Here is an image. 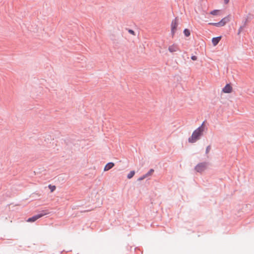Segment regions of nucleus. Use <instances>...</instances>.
Returning <instances> with one entry per match:
<instances>
[{"label": "nucleus", "instance_id": "1", "mask_svg": "<svg viewBox=\"0 0 254 254\" xmlns=\"http://www.w3.org/2000/svg\"><path fill=\"white\" fill-rule=\"evenodd\" d=\"M204 130L205 124L204 122H203L199 127H198L193 132L191 136L189 138V142L190 143L195 142L203 134V132Z\"/></svg>", "mask_w": 254, "mask_h": 254}, {"label": "nucleus", "instance_id": "2", "mask_svg": "<svg viewBox=\"0 0 254 254\" xmlns=\"http://www.w3.org/2000/svg\"><path fill=\"white\" fill-rule=\"evenodd\" d=\"M208 163L207 162H202L198 163L195 167V170L197 172L201 173L205 171L207 168Z\"/></svg>", "mask_w": 254, "mask_h": 254}, {"label": "nucleus", "instance_id": "3", "mask_svg": "<svg viewBox=\"0 0 254 254\" xmlns=\"http://www.w3.org/2000/svg\"><path fill=\"white\" fill-rule=\"evenodd\" d=\"M230 21L229 16H227L223 19L218 23H212V24L215 25L217 27L223 26H224L227 22Z\"/></svg>", "mask_w": 254, "mask_h": 254}, {"label": "nucleus", "instance_id": "4", "mask_svg": "<svg viewBox=\"0 0 254 254\" xmlns=\"http://www.w3.org/2000/svg\"><path fill=\"white\" fill-rule=\"evenodd\" d=\"M178 25V19L176 18L171 23V32L173 35L176 32Z\"/></svg>", "mask_w": 254, "mask_h": 254}, {"label": "nucleus", "instance_id": "5", "mask_svg": "<svg viewBox=\"0 0 254 254\" xmlns=\"http://www.w3.org/2000/svg\"><path fill=\"white\" fill-rule=\"evenodd\" d=\"M47 214V213L45 212L44 213L40 214L35 215L31 218H28L27 220V222H34L36 221L37 219H38L39 218L42 217V216H44L45 215H46Z\"/></svg>", "mask_w": 254, "mask_h": 254}, {"label": "nucleus", "instance_id": "6", "mask_svg": "<svg viewBox=\"0 0 254 254\" xmlns=\"http://www.w3.org/2000/svg\"><path fill=\"white\" fill-rule=\"evenodd\" d=\"M168 50L171 53L176 52L179 50L178 45L176 44H173L168 47Z\"/></svg>", "mask_w": 254, "mask_h": 254}, {"label": "nucleus", "instance_id": "7", "mask_svg": "<svg viewBox=\"0 0 254 254\" xmlns=\"http://www.w3.org/2000/svg\"><path fill=\"white\" fill-rule=\"evenodd\" d=\"M232 91V87L230 84H227L223 88L222 92L225 93H230Z\"/></svg>", "mask_w": 254, "mask_h": 254}, {"label": "nucleus", "instance_id": "8", "mask_svg": "<svg viewBox=\"0 0 254 254\" xmlns=\"http://www.w3.org/2000/svg\"><path fill=\"white\" fill-rule=\"evenodd\" d=\"M115 166V164L113 162H109L107 163L104 169V171H108L112 169Z\"/></svg>", "mask_w": 254, "mask_h": 254}, {"label": "nucleus", "instance_id": "9", "mask_svg": "<svg viewBox=\"0 0 254 254\" xmlns=\"http://www.w3.org/2000/svg\"><path fill=\"white\" fill-rule=\"evenodd\" d=\"M221 39V36L213 38L212 39V43L214 46H216Z\"/></svg>", "mask_w": 254, "mask_h": 254}, {"label": "nucleus", "instance_id": "10", "mask_svg": "<svg viewBox=\"0 0 254 254\" xmlns=\"http://www.w3.org/2000/svg\"><path fill=\"white\" fill-rule=\"evenodd\" d=\"M135 174V172L134 171H130L129 173L127 175V178L130 179L133 177V176Z\"/></svg>", "mask_w": 254, "mask_h": 254}, {"label": "nucleus", "instance_id": "11", "mask_svg": "<svg viewBox=\"0 0 254 254\" xmlns=\"http://www.w3.org/2000/svg\"><path fill=\"white\" fill-rule=\"evenodd\" d=\"M184 33L186 37H189L190 34V30L188 29H185L184 31Z\"/></svg>", "mask_w": 254, "mask_h": 254}, {"label": "nucleus", "instance_id": "12", "mask_svg": "<svg viewBox=\"0 0 254 254\" xmlns=\"http://www.w3.org/2000/svg\"><path fill=\"white\" fill-rule=\"evenodd\" d=\"M153 172H154V170L152 169H150L149 170V171L144 175V177H147L149 176H151L153 174Z\"/></svg>", "mask_w": 254, "mask_h": 254}, {"label": "nucleus", "instance_id": "13", "mask_svg": "<svg viewBox=\"0 0 254 254\" xmlns=\"http://www.w3.org/2000/svg\"><path fill=\"white\" fill-rule=\"evenodd\" d=\"M48 187L50 189L51 192H53L56 189L55 186H52L51 185H49Z\"/></svg>", "mask_w": 254, "mask_h": 254}, {"label": "nucleus", "instance_id": "14", "mask_svg": "<svg viewBox=\"0 0 254 254\" xmlns=\"http://www.w3.org/2000/svg\"><path fill=\"white\" fill-rule=\"evenodd\" d=\"M219 12V10H214L211 11L210 14L212 15H216Z\"/></svg>", "mask_w": 254, "mask_h": 254}, {"label": "nucleus", "instance_id": "15", "mask_svg": "<svg viewBox=\"0 0 254 254\" xmlns=\"http://www.w3.org/2000/svg\"><path fill=\"white\" fill-rule=\"evenodd\" d=\"M210 146H208L206 149V153L207 154L209 153V152L210 151Z\"/></svg>", "mask_w": 254, "mask_h": 254}, {"label": "nucleus", "instance_id": "16", "mask_svg": "<svg viewBox=\"0 0 254 254\" xmlns=\"http://www.w3.org/2000/svg\"><path fill=\"white\" fill-rule=\"evenodd\" d=\"M128 32H129L130 34H132V35H135V32H134V31H133V30H131V29H129V30H128Z\"/></svg>", "mask_w": 254, "mask_h": 254}, {"label": "nucleus", "instance_id": "17", "mask_svg": "<svg viewBox=\"0 0 254 254\" xmlns=\"http://www.w3.org/2000/svg\"><path fill=\"white\" fill-rule=\"evenodd\" d=\"M243 30V27L241 26L239 28L238 34L239 35Z\"/></svg>", "mask_w": 254, "mask_h": 254}, {"label": "nucleus", "instance_id": "18", "mask_svg": "<svg viewBox=\"0 0 254 254\" xmlns=\"http://www.w3.org/2000/svg\"><path fill=\"white\" fill-rule=\"evenodd\" d=\"M191 59L193 60V61H196L197 60V57L195 56H192L191 57Z\"/></svg>", "mask_w": 254, "mask_h": 254}, {"label": "nucleus", "instance_id": "19", "mask_svg": "<svg viewBox=\"0 0 254 254\" xmlns=\"http://www.w3.org/2000/svg\"><path fill=\"white\" fill-rule=\"evenodd\" d=\"M224 0V3H225V4H227V3H229V0Z\"/></svg>", "mask_w": 254, "mask_h": 254}, {"label": "nucleus", "instance_id": "20", "mask_svg": "<svg viewBox=\"0 0 254 254\" xmlns=\"http://www.w3.org/2000/svg\"><path fill=\"white\" fill-rule=\"evenodd\" d=\"M145 178L146 177H144V175L143 177H142L141 178H139V180H142L145 179Z\"/></svg>", "mask_w": 254, "mask_h": 254}]
</instances>
